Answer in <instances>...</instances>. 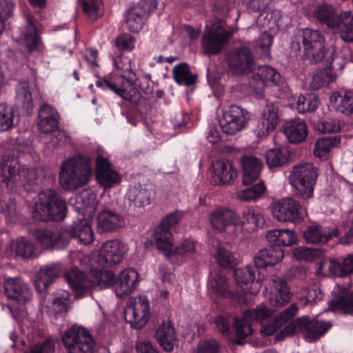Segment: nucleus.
Wrapping results in <instances>:
<instances>
[{
	"mask_svg": "<svg viewBox=\"0 0 353 353\" xmlns=\"http://www.w3.org/2000/svg\"><path fill=\"white\" fill-rule=\"evenodd\" d=\"M0 183L18 187L35 224L44 221V175L39 174L37 169L22 165L17 159L3 157L0 159Z\"/></svg>",
	"mask_w": 353,
	"mask_h": 353,
	"instance_id": "nucleus-1",
	"label": "nucleus"
},
{
	"mask_svg": "<svg viewBox=\"0 0 353 353\" xmlns=\"http://www.w3.org/2000/svg\"><path fill=\"white\" fill-rule=\"evenodd\" d=\"M96 85L102 90H109L123 99L137 104L139 103L141 94L140 88L145 94L150 95L153 92V87L148 79L143 82L136 77L135 74H129L127 77L123 75L105 77L96 81Z\"/></svg>",
	"mask_w": 353,
	"mask_h": 353,
	"instance_id": "nucleus-2",
	"label": "nucleus"
},
{
	"mask_svg": "<svg viewBox=\"0 0 353 353\" xmlns=\"http://www.w3.org/2000/svg\"><path fill=\"white\" fill-rule=\"evenodd\" d=\"M78 238L84 245L94 241V232L86 220L74 222L68 228L46 225V250H62L67 248L72 239Z\"/></svg>",
	"mask_w": 353,
	"mask_h": 353,
	"instance_id": "nucleus-3",
	"label": "nucleus"
},
{
	"mask_svg": "<svg viewBox=\"0 0 353 353\" xmlns=\"http://www.w3.org/2000/svg\"><path fill=\"white\" fill-rule=\"evenodd\" d=\"M297 41L291 44L296 57L309 60L312 63L323 61L325 56V39L321 32L305 28L296 36Z\"/></svg>",
	"mask_w": 353,
	"mask_h": 353,
	"instance_id": "nucleus-4",
	"label": "nucleus"
},
{
	"mask_svg": "<svg viewBox=\"0 0 353 353\" xmlns=\"http://www.w3.org/2000/svg\"><path fill=\"white\" fill-rule=\"evenodd\" d=\"M92 173L89 159L77 155L62 163L59 183L65 190H76L89 181Z\"/></svg>",
	"mask_w": 353,
	"mask_h": 353,
	"instance_id": "nucleus-5",
	"label": "nucleus"
},
{
	"mask_svg": "<svg viewBox=\"0 0 353 353\" xmlns=\"http://www.w3.org/2000/svg\"><path fill=\"white\" fill-rule=\"evenodd\" d=\"M234 33V30L228 29L226 23L221 19L206 25L201 37L203 53L208 56L221 54Z\"/></svg>",
	"mask_w": 353,
	"mask_h": 353,
	"instance_id": "nucleus-6",
	"label": "nucleus"
},
{
	"mask_svg": "<svg viewBox=\"0 0 353 353\" xmlns=\"http://www.w3.org/2000/svg\"><path fill=\"white\" fill-rule=\"evenodd\" d=\"M332 326L333 324L330 321L318 319L311 321L308 316H304L291 322L283 330L288 336L300 332L306 341L314 342L322 337Z\"/></svg>",
	"mask_w": 353,
	"mask_h": 353,
	"instance_id": "nucleus-7",
	"label": "nucleus"
},
{
	"mask_svg": "<svg viewBox=\"0 0 353 353\" xmlns=\"http://www.w3.org/2000/svg\"><path fill=\"white\" fill-rule=\"evenodd\" d=\"M318 176V168L312 163H298L292 168L288 179L302 197L307 199L312 196Z\"/></svg>",
	"mask_w": 353,
	"mask_h": 353,
	"instance_id": "nucleus-8",
	"label": "nucleus"
},
{
	"mask_svg": "<svg viewBox=\"0 0 353 353\" xmlns=\"http://www.w3.org/2000/svg\"><path fill=\"white\" fill-rule=\"evenodd\" d=\"M228 72L234 77L247 75L255 70L256 61L250 50L245 45L234 48L226 55Z\"/></svg>",
	"mask_w": 353,
	"mask_h": 353,
	"instance_id": "nucleus-9",
	"label": "nucleus"
},
{
	"mask_svg": "<svg viewBox=\"0 0 353 353\" xmlns=\"http://www.w3.org/2000/svg\"><path fill=\"white\" fill-rule=\"evenodd\" d=\"M62 341L68 353H93L94 340L84 328L72 326L62 336Z\"/></svg>",
	"mask_w": 353,
	"mask_h": 353,
	"instance_id": "nucleus-10",
	"label": "nucleus"
},
{
	"mask_svg": "<svg viewBox=\"0 0 353 353\" xmlns=\"http://www.w3.org/2000/svg\"><path fill=\"white\" fill-rule=\"evenodd\" d=\"M249 120L246 110L237 105H231L222 109L219 124L223 132L234 135L245 128Z\"/></svg>",
	"mask_w": 353,
	"mask_h": 353,
	"instance_id": "nucleus-11",
	"label": "nucleus"
},
{
	"mask_svg": "<svg viewBox=\"0 0 353 353\" xmlns=\"http://www.w3.org/2000/svg\"><path fill=\"white\" fill-rule=\"evenodd\" d=\"M272 213L275 219L281 222L300 223L303 220V210L300 203L290 198L286 197L274 203Z\"/></svg>",
	"mask_w": 353,
	"mask_h": 353,
	"instance_id": "nucleus-12",
	"label": "nucleus"
},
{
	"mask_svg": "<svg viewBox=\"0 0 353 353\" xmlns=\"http://www.w3.org/2000/svg\"><path fill=\"white\" fill-rule=\"evenodd\" d=\"M150 316V305L146 296L136 298L134 303L125 307L124 317L126 322L136 329L143 328Z\"/></svg>",
	"mask_w": 353,
	"mask_h": 353,
	"instance_id": "nucleus-13",
	"label": "nucleus"
},
{
	"mask_svg": "<svg viewBox=\"0 0 353 353\" xmlns=\"http://www.w3.org/2000/svg\"><path fill=\"white\" fill-rule=\"evenodd\" d=\"M59 120L58 112L46 103V144L52 150L57 148L66 138L65 132L58 128Z\"/></svg>",
	"mask_w": 353,
	"mask_h": 353,
	"instance_id": "nucleus-14",
	"label": "nucleus"
},
{
	"mask_svg": "<svg viewBox=\"0 0 353 353\" xmlns=\"http://www.w3.org/2000/svg\"><path fill=\"white\" fill-rule=\"evenodd\" d=\"M124 253V247L119 240H110L103 243L97 262L101 267H111L122 261Z\"/></svg>",
	"mask_w": 353,
	"mask_h": 353,
	"instance_id": "nucleus-15",
	"label": "nucleus"
},
{
	"mask_svg": "<svg viewBox=\"0 0 353 353\" xmlns=\"http://www.w3.org/2000/svg\"><path fill=\"white\" fill-rule=\"evenodd\" d=\"M351 285V280L346 284H337L338 292L328 303L330 310H339L345 314L353 316V290L350 289Z\"/></svg>",
	"mask_w": 353,
	"mask_h": 353,
	"instance_id": "nucleus-16",
	"label": "nucleus"
},
{
	"mask_svg": "<svg viewBox=\"0 0 353 353\" xmlns=\"http://www.w3.org/2000/svg\"><path fill=\"white\" fill-rule=\"evenodd\" d=\"M46 209L48 215L46 216L47 221H61L66 216L67 205L65 200L57 193V191L48 189L46 192Z\"/></svg>",
	"mask_w": 353,
	"mask_h": 353,
	"instance_id": "nucleus-17",
	"label": "nucleus"
},
{
	"mask_svg": "<svg viewBox=\"0 0 353 353\" xmlns=\"http://www.w3.org/2000/svg\"><path fill=\"white\" fill-rule=\"evenodd\" d=\"M338 235L336 227H324L319 224L310 225L303 232L305 241L314 245L325 244Z\"/></svg>",
	"mask_w": 353,
	"mask_h": 353,
	"instance_id": "nucleus-18",
	"label": "nucleus"
},
{
	"mask_svg": "<svg viewBox=\"0 0 353 353\" xmlns=\"http://www.w3.org/2000/svg\"><path fill=\"white\" fill-rule=\"evenodd\" d=\"M292 294L288 283L283 278L276 277L272 280L270 304L276 311L288 303Z\"/></svg>",
	"mask_w": 353,
	"mask_h": 353,
	"instance_id": "nucleus-19",
	"label": "nucleus"
},
{
	"mask_svg": "<svg viewBox=\"0 0 353 353\" xmlns=\"http://www.w3.org/2000/svg\"><path fill=\"white\" fill-rule=\"evenodd\" d=\"M279 121L278 106L272 102H267L261 110V122L256 129L258 136H267L275 129Z\"/></svg>",
	"mask_w": 353,
	"mask_h": 353,
	"instance_id": "nucleus-20",
	"label": "nucleus"
},
{
	"mask_svg": "<svg viewBox=\"0 0 353 353\" xmlns=\"http://www.w3.org/2000/svg\"><path fill=\"white\" fill-rule=\"evenodd\" d=\"M325 267L332 275L346 277L353 274V255L340 259H324L320 263V269L323 270Z\"/></svg>",
	"mask_w": 353,
	"mask_h": 353,
	"instance_id": "nucleus-21",
	"label": "nucleus"
},
{
	"mask_svg": "<svg viewBox=\"0 0 353 353\" xmlns=\"http://www.w3.org/2000/svg\"><path fill=\"white\" fill-rule=\"evenodd\" d=\"M240 163L243 169V185L248 186L256 182L263 168L261 160L252 155H244Z\"/></svg>",
	"mask_w": 353,
	"mask_h": 353,
	"instance_id": "nucleus-22",
	"label": "nucleus"
},
{
	"mask_svg": "<svg viewBox=\"0 0 353 353\" xmlns=\"http://www.w3.org/2000/svg\"><path fill=\"white\" fill-rule=\"evenodd\" d=\"M74 208L82 214L92 215L98 205L95 193L90 189H84L70 200Z\"/></svg>",
	"mask_w": 353,
	"mask_h": 353,
	"instance_id": "nucleus-23",
	"label": "nucleus"
},
{
	"mask_svg": "<svg viewBox=\"0 0 353 353\" xmlns=\"http://www.w3.org/2000/svg\"><path fill=\"white\" fill-rule=\"evenodd\" d=\"M4 292L8 299L26 303L30 299L28 288L18 277L8 278L4 282Z\"/></svg>",
	"mask_w": 353,
	"mask_h": 353,
	"instance_id": "nucleus-24",
	"label": "nucleus"
},
{
	"mask_svg": "<svg viewBox=\"0 0 353 353\" xmlns=\"http://www.w3.org/2000/svg\"><path fill=\"white\" fill-rule=\"evenodd\" d=\"M65 279L71 288L80 296L90 289V272L85 274L77 268H72L65 273Z\"/></svg>",
	"mask_w": 353,
	"mask_h": 353,
	"instance_id": "nucleus-25",
	"label": "nucleus"
},
{
	"mask_svg": "<svg viewBox=\"0 0 353 353\" xmlns=\"http://www.w3.org/2000/svg\"><path fill=\"white\" fill-rule=\"evenodd\" d=\"M210 221L215 229L223 231L227 226L238 224L240 216L229 208H220L212 212Z\"/></svg>",
	"mask_w": 353,
	"mask_h": 353,
	"instance_id": "nucleus-26",
	"label": "nucleus"
},
{
	"mask_svg": "<svg viewBox=\"0 0 353 353\" xmlns=\"http://www.w3.org/2000/svg\"><path fill=\"white\" fill-rule=\"evenodd\" d=\"M284 257L281 248L270 246L259 250L254 258V266L256 268H265L279 263Z\"/></svg>",
	"mask_w": 353,
	"mask_h": 353,
	"instance_id": "nucleus-27",
	"label": "nucleus"
},
{
	"mask_svg": "<svg viewBox=\"0 0 353 353\" xmlns=\"http://www.w3.org/2000/svg\"><path fill=\"white\" fill-rule=\"evenodd\" d=\"M97 222L99 232H114L125 224L121 214L110 210L101 211L98 215Z\"/></svg>",
	"mask_w": 353,
	"mask_h": 353,
	"instance_id": "nucleus-28",
	"label": "nucleus"
},
{
	"mask_svg": "<svg viewBox=\"0 0 353 353\" xmlns=\"http://www.w3.org/2000/svg\"><path fill=\"white\" fill-rule=\"evenodd\" d=\"M283 132L291 143L303 142L308 134L306 123L301 119H292L283 125Z\"/></svg>",
	"mask_w": 353,
	"mask_h": 353,
	"instance_id": "nucleus-29",
	"label": "nucleus"
},
{
	"mask_svg": "<svg viewBox=\"0 0 353 353\" xmlns=\"http://www.w3.org/2000/svg\"><path fill=\"white\" fill-rule=\"evenodd\" d=\"M156 339L166 352H172L178 345V339L171 321L163 322L156 331Z\"/></svg>",
	"mask_w": 353,
	"mask_h": 353,
	"instance_id": "nucleus-30",
	"label": "nucleus"
},
{
	"mask_svg": "<svg viewBox=\"0 0 353 353\" xmlns=\"http://www.w3.org/2000/svg\"><path fill=\"white\" fill-rule=\"evenodd\" d=\"M138 272L132 269L125 270L115 278V292L118 296L128 295L135 288L138 281Z\"/></svg>",
	"mask_w": 353,
	"mask_h": 353,
	"instance_id": "nucleus-31",
	"label": "nucleus"
},
{
	"mask_svg": "<svg viewBox=\"0 0 353 353\" xmlns=\"http://www.w3.org/2000/svg\"><path fill=\"white\" fill-rule=\"evenodd\" d=\"M154 195L152 189L137 184L130 188L128 196L131 206L141 208L148 205L154 199Z\"/></svg>",
	"mask_w": 353,
	"mask_h": 353,
	"instance_id": "nucleus-32",
	"label": "nucleus"
},
{
	"mask_svg": "<svg viewBox=\"0 0 353 353\" xmlns=\"http://www.w3.org/2000/svg\"><path fill=\"white\" fill-rule=\"evenodd\" d=\"M22 41L28 52L37 50L41 43V32L32 17L27 18L26 28L23 34Z\"/></svg>",
	"mask_w": 353,
	"mask_h": 353,
	"instance_id": "nucleus-33",
	"label": "nucleus"
},
{
	"mask_svg": "<svg viewBox=\"0 0 353 353\" xmlns=\"http://www.w3.org/2000/svg\"><path fill=\"white\" fill-rule=\"evenodd\" d=\"M299 307L296 303H292L280 314L275 316L272 323L264 325L261 330V333L265 336L272 335L278 328L292 319L298 312Z\"/></svg>",
	"mask_w": 353,
	"mask_h": 353,
	"instance_id": "nucleus-34",
	"label": "nucleus"
},
{
	"mask_svg": "<svg viewBox=\"0 0 353 353\" xmlns=\"http://www.w3.org/2000/svg\"><path fill=\"white\" fill-rule=\"evenodd\" d=\"M256 267L246 266L243 268H238L234 272V279L236 284L241 287L243 285L251 283L254 285L256 288L251 292L252 294H256L261 288V279H256V274L259 273Z\"/></svg>",
	"mask_w": 353,
	"mask_h": 353,
	"instance_id": "nucleus-35",
	"label": "nucleus"
},
{
	"mask_svg": "<svg viewBox=\"0 0 353 353\" xmlns=\"http://www.w3.org/2000/svg\"><path fill=\"white\" fill-rule=\"evenodd\" d=\"M330 99L334 103L337 111L345 115L353 114V90L335 92L330 96Z\"/></svg>",
	"mask_w": 353,
	"mask_h": 353,
	"instance_id": "nucleus-36",
	"label": "nucleus"
},
{
	"mask_svg": "<svg viewBox=\"0 0 353 353\" xmlns=\"http://www.w3.org/2000/svg\"><path fill=\"white\" fill-rule=\"evenodd\" d=\"M314 16L320 23L325 24L331 29H334L339 21L340 14H337L332 5L324 3L316 7Z\"/></svg>",
	"mask_w": 353,
	"mask_h": 353,
	"instance_id": "nucleus-37",
	"label": "nucleus"
},
{
	"mask_svg": "<svg viewBox=\"0 0 353 353\" xmlns=\"http://www.w3.org/2000/svg\"><path fill=\"white\" fill-rule=\"evenodd\" d=\"M233 326L236 339L232 341L234 344L243 345L245 339L253 334L254 330L248 318L239 316L234 318Z\"/></svg>",
	"mask_w": 353,
	"mask_h": 353,
	"instance_id": "nucleus-38",
	"label": "nucleus"
},
{
	"mask_svg": "<svg viewBox=\"0 0 353 353\" xmlns=\"http://www.w3.org/2000/svg\"><path fill=\"white\" fill-rule=\"evenodd\" d=\"M90 289L99 288V289L115 287V275L110 270H94L90 271Z\"/></svg>",
	"mask_w": 353,
	"mask_h": 353,
	"instance_id": "nucleus-39",
	"label": "nucleus"
},
{
	"mask_svg": "<svg viewBox=\"0 0 353 353\" xmlns=\"http://www.w3.org/2000/svg\"><path fill=\"white\" fill-rule=\"evenodd\" d=\"M334 30H338L340 37L345 42H353V15L350 12L340 13Z\"/></svg>",
	"mask_w": 353,
	"mask_h": 353,
	"instance_id": "nucleus-40",
	"label": "nucleus"
},
{
	"mask_svg": "<svg viewBox=\"0 0 353 353\" xmlns=\"http://www.w3.org/2000/svg\"><path fill=\"white\" fill-rule=\"evenodd\" d=\"M171 236L170 230L161 225L154 232L157 248L167 257L172 256L173 252V244L170 240Z\"/></svg>",
	"mask_w": 353,
	"mask_h": 353,
	"instance_id": "nucleus-41",
	"label": "nucleus"
},
{
	"mask_svg": "<svg viewBox=\"0 0 353 353\" xmlns=\"http://www.w3.org/2000/svg\"><path fill=\"white\" fill-rule=\"evenodd\" d=\"M11 249L16 256L23 259L32 258L36 255L34 243L25 237H18L11 243Z\"/></svg>",
	"mask_w": 353,
	"mask_h": 353,
	"instance_id": "nucleus-42",
	"label": "nucleus"
},
{
	"mask_svg": "<svg viewBox=\"0 0 353 353\" xmlns=\"http://www.w3.org/2000/svg\"><path fill=\"white\" fill-rule=\"evenodd\" d=\"M173 78L179 85L190 86L196 83L197 74L190 72L187 63H181L174 67Z\"/></svg>",
	"mask_w": 353,
	"mask_h": 353,
	"instance_id": "nucleus-43",
	"label": "nucleus"
},
{
	"mask_svg": "<svg viewBox=\"0 0 353 353\" xmlns=\"http://www.w3.org/2000/svg\"><path fill=\"white\" fill-rule=\"evenodd\" d=\"M214 173L219 179V183L225 185L230 183L237 175L232 165L223 160L216 161L214 164Z\"/></svg>",
	"mask_w": 353,
	"mask_h": 353,
	"instance_id": "nucleus-44",
	"label": "nucleus"
},
{
	"mask_svg": "<svg viewBox=\"0 0 353 353\" xmlns=\"http://www.w3.org/2000/svg\"><path fill=\"white\" fill-rule=\"evenodd\" d=\"M341 143V138L338 136L324 137L317 139L315 143L314 154L319 157L327 154L332 148L337 147Z\"/></svg>",
	"mask_w": 353,
	"mask_h": 353,
	"instance_id": "nucleus-45",
	"label": "nucleus"
},
{
	"mask_svg": "<svg viewBox=\"0 0 353 353\" xmlns=\"http://www.w3.org/2000/svg\"><path fill=\"white\" fill-rule=\"evenodd\" d=\"M289 154L285 148H274L268 150L265 154L268 165L270 168L281 167L288 160Z\"/></svg>",
	"mask_w": 353,
	"mask_h": 353,
	"instance_id": "nucleus-46",
	"label": "nucleus"
},
{
	"mask_svg": "<svg viewBox=\"0 0 353 353\" xmlns=\"http://www.w3.org/2000/svg\"><path fill=\"white\" fill-rule=\"evenodd\" d=\"M248 187L244 190H239L236 194L238 199L242 201H255L259 199L265 191V186L262 181H259L256 184Z\"/></svg>",
	"mask_w": 353,
	"mask_h": 353,
	"instance_id": "nucleus-47",
	"label": "nucleus"
},
{
	"mask_svg": "<svg viewBox=\"0 0 353 353\" xmlns=\"http://www.w3.org/2000/svg\"><path fill=\"white\" fill-rule=\"evenodd\" d=\"M17 100L23 103L27 114H30L33 109L32 97L28 82H20L16 88Z\"/></svg>",
	"mask_w": 353,
	"mask_h": 353,
	"instance_id": "nucleus-48",
	"label": "nucleus"
},
{
	"mask_svg": "<svg viewBox=\"0 0 353 353\" xmlns=\"http://www.w3.org/2000/svg\"><path fill=\"white\" fill-rule=\"evenodd\" d=\"M336 79L332 74V69L327 68L315 72L309 83L312 90H319L324 85H328Z\"/></svg>",
	"mask_w": 353,
	"mask_h": 353,
	"instance_id": "nucleus-49",
	"label": "nucleus"
},
{
	"mask_svg": "<svg viewBox=\"0 0 353 353\" xmlns=\"http://www.w3.org/2000/svg\"><path fill=\"white\" fill-rule=\"evenodd\" d=\"M14 110L12 106L0 104V132H6L14 127Z\"/></svg>",
	"mask_w": 353,
	"mask_h": 353,
	"instance_id": "nucleus-50",
	"label": "nucleus"
},
{
	"mask_svg": "<svg viewBox=\"0 0 353 353\" xmlns=\"http://www.w3.org/2000/svg\"><path fill=\"white\" fill-rule=\"evenodd\" d=\"M146 19L147 18L134 7L130 8L126 18L128 30L133 32H139L143 28Z\"/></svg>",
	"mask_w": 353,
	"mask_h": 353,
	"instance_id": "nucleus-51",
	"label": "nucleus"
},
{
	"mask_svg": "<svg viewBox=\"0 0 353 353\" xmlns=\"http://www.w3.org/2000/svg\"><path fill=\"white\" fill-rule=\"evenodd\" d=\"M319 101L314 94L301 95L296 101V109L300 113L315 111L319 106Z\"/></svg>",
	"mask_w": 353,
	"mask_h": 353,
	"instance_id": "nucleus-52",
	"label": "nucleus"
},
{
	"mask_svg": "<svg viewBox=\"0 0 353 353\" xmlns=\"http://www.w3.org/2000/svg\"><path fill=\"white\" fill-rule=\"evenodd\" d=\"M214 257L222 268H232L234 265V257L232 252L221 245H218L214 252Z\"/></svg>",
	"mask_w": 353,
	"mask_h": 353,
	"instance_id": "nucleus-53",
	"label": "nucleus"
},
{
	"mask_svg": "<svg viewBox=\"0 0 353 353\" xmlns=\"http://www.w3.org/2000/svg\"><path fill=\"white\" fill-rule=\"evenodd\" d=\"M276 310L272 307H268L265 305L261 304L253 310H245L243 314L251 322L252 320L262 321L268 319Z\"/></svg>",
	"mask_w": 353,
	"mask_h": 353,
	"instance_id": "nucleus-54",
	"label": "nucleus"
},
{
	"mask_svg": "<svg viewBox=\"0 0 353 353\" xmlns=\"http://www.w3.org/2000/svg\"><path fill=\"white\" fill-rule=\"evenodd\" d=\"M96 178L100 185L105 189L112 188L119 184L121 180V176L112 169L96 174Z\"/></svg>",
	"mask_w": 353,
	"mask_h": 353,
	"instance_id": "nucleus-55",
	"label": "nucleus"
},
{
	"mask_svg": "<svg viewBox=\"0 0 353 353\" xmlns=\"http://www.w3.org/2000/svg\"><path fill=\"white\" fill-rule=\"evenodd\" d=\"M263 82L268 85H276L281 79V74L273 68L269 66H262L258 70Z\"/></svg>",
	"mask_w": 353,
	"mask_h": 353,
	"instance_id": "nucleus-56",
	"label": "nucleus"
},
{
	"mask_svg": "<svg viewBox=\"0 0 353 353\" xmlns=\"http://www.w3.org/2000/svg\"><path fill=\"white\" fill-rule=\"evenodd\" d=\"M212 288L214 292L219 296L228 297L230 296V291L226 278L220 274H216L214 276H212Z\"/></svg>",
	"mask_w": 353,
	"mask_h": 353,
	"instance_id": "nucleus-57",
	"label": "nucleus"
},
{
	"mask_svg": "<svg viewBox=\"0 0 353 353\" xmlns=\"http://www.w3.org/2000/svg\"><path fill=\"white\" fill-rule=\"evenodd\" d=\"M242 223H251L256 227H259L263 224L264 219L261 213L253 208H248L245 209L242 212Z\"/></svg>",
	"mask_w": 353,
	"mask_h": 353,
	"instance_id": "nucleus-58",
	"label": "nucleus"
},
{
	"mask_svg": "<svg viewBox=\"0 0 353 353\" xmlns=\"http://www.w3.org/2000/svg\"><path fill=\"white\" fill-rule=\"evenodd\" d=\"M341 128V125L339 121L334 119L319 121L316 124V130L322 133L338 132Z\"/></svg>",
	"mask_w": 353,
	"mask_h": 353,
	"instance_id": "nucleus-59",
	"label": "nucleus"
},
{
	"mask_svg": "<svg viewBox=\"0 0 353 353\" xmlns=\"http://www.w3.org/2000/svg\"><path fill=\"white\" fill-rule=\"evenodd\" d=\"M100 3V0H83V11L90 20L97 19Z\"/></svg>",
	"mask_w": 353,
	"mask_h": 353,
	"instance_id": "nucleus-60",
	"label": "nucleus"
},
{
	"mask_svg": "<svg viewBox=\"0 0 353 353\" xmlns=\"http://www.w3.org/2000/svg\"><path fill=\"white\" fill-rule=\"evenodd\" d=\"M194 252V243L191 240L186 239L179 246L174 247L173 245L172 255L190 256Z\"/></svg>",
	"mask_w": 353,
	"mask_h": 353,
	"instance_id": "nucleus-61",
	"label": "nucleus"
},
{
	"mask_svg": "<svg viewBox=\"0 0 353 353\" xmlns=\"http://www.w3.org/2000/svg\"><path fill=\"white\" fill-rule=\"evenodd\" d=\"M273 43V37L264 32L261 34L259 40L257 41L256 48L262 51V55L268 57L270 56V48Z\"/></svg>",
	"mask_w": 353,
	"mask_h": 353,
	"instance_id": "nucleus-62",
	"label": "nucleus"
},
{
	"mask_svg": "<svg viewBox=\"0 0 353 353\" xmlns=\"http://www.w3.org/2000/svg\"><path fill=\"white\" fill-rule=\"evenodd\" d=\"M157 6V0H140L137 6L134 7L148 18L150 13L156 9Z\"/></svg>",
	"mask_w": 353,
	"mask_h": 353,
	"instance_id": "nucleus-63",
	"label": "nucleus"
},
{
	"mask_svg": "<svg viewBox=\"0 0 353 353\" xmlns=\"http://www.w3.org/2000/svg\"><path fill=\"white\" fill-rule=\"evenodd\" d=\"M196 353H220L219 344L213 339L205 340L199 346Z\"/></svg>",
	"mask_w": 353,
	"mask_h": 353,
	"instance_id": "nucleus-64",
	"label": "nucleus"
}]
</instances>
